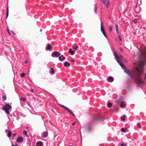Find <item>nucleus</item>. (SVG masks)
<instances>
[{
    "mask_svg": "<svg viewBox=\"0 0 146 146\" xmlns=\"http://www.w3.org/2000/svg\"><path fill=\"white\" fill-rule=\"evenodd\" d=\"M23 133L26 136H28L27 131L26 130H25L23 131Z\"/></svg>",
    "mask_w": 146,
    "mask_h": 146,
    "instance_id": "nucleus-23",
    "label": "nucleus"
},
{
    "mask_svg": "<svg viewBox=\"0 0 146 146\" xmlns=\"http://www.w3.org/2000/svg\"><path fill=\"white\" fill-rule=\"evenodd\" d=\"M64 65L65 67H69L70 66V64L67 62L66 61L64 63Z\"/></svg>",
    "mask_w": 146,
    "mask_h": 146,
    "instance_id": "nucleus-12",
    "label": "nucleus"
},
{
    "mask_svg": "<svg viewBox=\"0 0 146 146\" xmlns=\"http://www.w3.org/2000/svg\"><path fill=\"white\" fill-rule=\"evenodd\" d=\"M137 125L139 127V128H141V126L140 125V124L139 123H138L137 124Z\"/></svg>",
    "mask_w": 146,
    "mask_h": 146,
    "instance_id": "nucleus-32",
    "label": "nucleus"
},
{
    "mask_svg": "<svg viewBox=\"0 0 146 146\" xmlns=\"http://www.w3.org/2000/svg\"><path fill=\"white\" fill-rule=\"evenodd\" d=\"M42 135L44 138L46 137L48 135V132H44L42 133Z\"/></svg>",
    "mask_w": 146,
    "mask_h": 146,
    "instance_id": "nucleus-9",
    "label": "nucleus"
},
{
    "mask_svg": "<svg viewBox=\"0 0 146 146\" xmlns=\"http://www.w3.org/2000/svg\"><path fill=\"white\" fill-rule=\"evenodd\" d=\"M120 50L121 51V52H123V49H122L121 48H120Z\"/></svg>",
    "mask_w": 146,
    "mask_h": 146,
    "instance_id": "nucleus-38",
    "label": "nucleus"
},
{
    "mask_svg": "<svg viewBox=\"0 0 146 146\" xmlns=\"http://www.w3.org/2000/svg\"><path fill=\"white\" fill-rule=\"evenodd\" d=\"M50 73L51 74H54V70H52V71L50 72Z\"/></svg>",
    "mask_w": 146,
    "mask_h": 146,
    "instance_id": "nucleus-35",
    "label": "nucleus"
},
{
    "mask_svg": "<svg viewBox=\"0 0 146 146\" xmlns=\"http://www.w3.org/2000/svg\"><path fill=\"white\" fill-rule=\"evenodd\" d=\"M117 62L122 67L125 73L128 74L133 79L135 78V80L136 82L140 84H142L144 82V81L141 79V76L144 70L143 66L146 63L145 60H143L140 62L139 66L135 68L136 71L135 72L129 71L126 69L124 64L120 61Z\"/></svg>",
    "mask_w": 146,
    "mask_h": 146,
    "instance_id": "nucleus-1",
    "label": "nucleus"
},
{
    "mask_svg": "<svg viewBox=\"0 0 146 146\" xmlns=\"http://www.w3.org/2000/svg\"><path fill=\"white\" fill-rule=\"evenodd\" d=\"M9 15V12L8 11L7 12H6V18H7L8 17Z\"/></svg>",
    "mask_w": 146,
    "mask_h": 146,
    "instance_id": "nucleus-31",
    "label": "nucleus"
},
{
    "mask_svg": "<svg viewBox=\"0 0 146 146\" xmlns=\"http://www.w3.org/2000/svg\"><path fill=\"white\" fill-rule=\"evenodd\" d=\"M92 130V128L90 127H88L86 129V130L87 131H90Z\"/></svg>",
    "mask_w": 146,
    "mask_h": 146,
    "instance_id": "nucleus-17",
    "label": "nucleus"
},
{
    "mask_svg": "<svg viewBox=\"0 0 146 146\" xmlns=\"http://www.w3.org/2000/svg\"><path fill=\"white\" fill-rule=\"evenodd\" d=\"M125 117H126L125 115H123V117H121V120L123 121H125Z\"/></svg>",
    "mask_w": 146,
    "mask_h": 146,
    "instance_id": "nucleus-20",
    "label": "nucleus"
},
{
    "mask_svg": "<svg viewBox=\"0 0 146 146\" xmlns=\"http://www.w3.org/2000/svg\"><path fill=\"white\" fill-rule=\"evenodd\" d=\"M75 123H72V125H74L75 124Z\"/></svg>",
    "mask_w": 146,
    "mask_h": 146,
    "instance_id": "nucleus-48",
    "label": "nucleus"
},
{
    "mask_svg": "<svg viewBox=\"0 0 146 146\" xmlns=\"http://www.w3.org/2000/svg\"><path fill=\"white\" fill-rule=\"evenodd\" d=\"M120 106L121 108H123L125 106V104H124L123 102H121Z\"/></svg>",
    "mask_w": 146,
    "mask_h": 146,
    "instance_id": "nucleus-19",
    "label": "nucleus"
},
{
    "mask_svg": "<svg viewBox=\"0 0 146 146\" xmlns=\"http://www.w3.org/2000/svg\"><path fill=\"white\" fill-rule=\"evenodd\" d=\"M133 21L134 23H138V20L136 19H134Z\"/></svg>",
    "mask_w": 146,
    "mask_h": 146,
    "instance_id": "nucleus-28",
    "label": "nucleus"
},
{
    "mask_svg": "<svg viewBox=\"0 0 146 146\" xmlns=\"http://www.w3.org/2000/svg\"><path fill=\"white\" fill-rule=\"evenodd\" d=\"M2 110L5 111L6 113L8 114H10V112L9 111L11 108V106L9 104H6L4 106H2Z\"/></svg>",
    "mask_w": 146,
    "mask_h": 146,
    "instance_id": "nucleus-2",
    "label": "nucleus"
},
{
    "mask_svg": "<svg viewBox=\"0 0 146 146\" xmlns=\"http://www.w3.org/2000/svg\"><path fill=\"white\" fill-rule=\"evenodd\" d=\"M126 129L125 128H121V131L123 132H125L126 131Z\"/></svg>",
    "mask_w": 146,
    "mask_h": 146,
    "instance_id": "nucleus-24",
    "label": "nucleus"
},
{
    "mask_svg": "<svg viewBox=\"0 0 146 146\" xmlns=\"http://www.w3.org/2000/svg\"><path fill=\"white\" fill-rule=\"evenodd\" d=\"M65 57L63 55H62L60 56H59L58 59L60 61H62L65 59Z\"/></svg>",
    "mask_w": 146,
    "mask_h": 146,
    "instance_id": "nucleus-10",
    "label": "nucleus"
},
{
    "mask_svg": "<svg viewBox=\"0 0 146 146\" xmlns=\"http://www.w3.org/2000/svg\"><path fill=\"white\" fill-rule=\"evenodd\" d=\"M8 129H6L5 131V132L6 133L7 131H8Z\"/></svg>",
    "mask_w": 146,
    "mask_h": 146,
    "instance_id": "nucleus-41",
    "label": "nucleus"
},
{
    "mask_svg": "<svg viewBox=\"0 0 146 146\" xmlns=\"http://www.w3.org/2000/svg\"><path fill=\"white\" fill-rule=\"evenodd\" d=\"M11 131L9 130L8 133L7 134V136L8 137H10L11 135Z\"/></svg>",
    "mask_w": 146,
    "mask_h": 146,
    "instance_id": "nucleus-16",
    "label": "nucleus"
},
{
    "mask_svg": "<svg viewBox=\"0 0 146 146\" xmlns=\"http://www.w3.org/2000/svg\"><path fill=\"white\" fill-rule=\"evenodd\" d=\"M118 38H119V40L120 41H121L122 40H121V37L120 36H118Z\"/></svg>",
    "mask_w": 146,
    "mask_h": 146,
    "instance_id": "nucleus-33",
    "label": "nucleus"
},
{
    "mask_svg": "<svg viewBox=\"0 0 146 146\" xmlns=\"http://www.w3.org/2000/svg\"><path fill=\"white\" fill-rule=\"evenodd\" d=\"M28 62V61L27 60H26L25 61V63L26 64Z\"/></svg>",
    "mask_w": 146,
    "mask_h": 146,
    "instance_id": "nucleus-37",
    "label": "nucleus"
},
{
    "mask_svg": "<svg viewBox=\"0 0 146 146\" xmlns=\"http://www.w3.org/2000/svg\"><path fill=\"white\" fill-rule=\"evenodd\" d=\"M101 30L104 35L106 38H107L108 37L106 34V33L104 31V28L102 26V22L101 23Z\"/></svg>",
    "mask_w": 146,
    "mask_h": 146,
    "instance_id": "nucleus-7",
    "label": "nucleus"
},
{
    "mask_svg": "<svg viewBox=\"0 0 146 146\" xmlns=\"http://www.w3.org/2000/svg\"><path fill=\"white\" fill-rule=\"evenodd\" d=\"M71 62H74L75 61L74 60V59H72V60H71Z\"/></svg>",
    "mask_w": 146,
    "mask_h": 146,
    "instance_id": "nucleus-39",
    "label": "nucleus"
},
{
    "mask_svg": "<svg viewBox=\"0 0 146 146\" xmlns=\"http://www.w3.org/2000/svg\"><path fill=\"white\" fill-rule=\"evenodd\" d=\"M68 52L71 55H72L74 54V50L72 51L71 49L70 48L68 50Z\"/></svg>",
    "mask_w": 146,
    "mask_h": 146,
    "instance_id": "nucleus-14",
    "label": "nucleus"
},
{
    "mask_svg": "<svg viewBox=\"0 0 146 146\" xmlns=\"http://www.w3.org/2000/svg\"><path fill=\"white\" fill-rule=\"evenodd\" d=\"M60 55V53L57 51H55L52 53L51 56L53 57L57 58L59 57Z\"/></svg>",
    "mask_w": 146,
    "mask_h": 146,
    "instance_id": "nucleus-4",
    "label": "nucleus"
},
{
    "mask_svg": "<svg viewBox=\"0 0 146 146\" xmlns=\"http://www.w3.org/2000/svg\"><path fill=\"white\" fill-rule=\"evenodd\" d=\"M139 7V9L138 10V11H138L140 10V9Z\"/></svg>",
    "mask_w": 146,
    "mask_h": 146,
    "instance_id": "nucleus-49",
    "label": "nucleus"
},
{
    "mask_svg": "<svg viewBox=\"0 0 146 146\" xmlns=\"http://www.w3.org/2000/svg\"><path fill=\"white\" fill-rule=\"evenodd\" d=\"M108 80L109 82H112L114 80V78L111 76H110L108 78Z\"/></svg>",
    "mask_w": 146,
    "mask_h": 146,
    "instance_id": "nucleus-11",
    "label": "nucleus"
},
{
    "mask_svg": "<svg viewBox=\"0 0 146 146\" xmlns=\"http://www.w3.org/2000/svg\"><path fill=\"white\" fill-rule=\"evenodd\" d=\"M115 28L116 30H117L118 29V25L117 24H115Z\"/></svg>",
    "mask_w": 146,
    "mask_h": 146,
    "instance_id": "nucleus-29",
    "label": "nucleus"
},
{
    "mask_svg": "<svg viewBox=\"0 0 146 146\" xmlns=\"http://www.w3.org/2000/svg\"><path fill=\"white\" fill-rule=\"evenodd\" d=\"M121 146H126V145L123 143H121Z\"/></svg>",
    "mask_w": 146,
    "mask_h": 146,
    "instance_id": "nucleus-36",
    "label": "nucleus"
},
{
    "mask_svg": "<svg viewBox=\"0 0 146 146\" xmlns=\"http://www.w3.org/2000/svg\"><path fill=\"white\" fill-rule=\"evenodd\" d=\"M104 4L106 6V7L108 8L109 7L110 1L109 0H101Z\"/></svg>",
    "mask_w": 146,
    "mask_h": 146,
    "instance_id": "nucleus-6",
    "label": "nucleus"
},
{
    "mask_svg": "<svg viewBox=\"0 0 146 146\" xmlns=\"http://www.w3.org/2000/svg\"><path fill=\"white\" fill-rule=\"evenodd\" d=\"M114 55L117 62L120 61L119 60H121L123 58V56L121 55H118L116 52L114 53Z\"/></svg>",
    "mask_w": 146,
    "mask_h": 146,
    "instance_id": "nucleus-3",
    "label": "nucleus"
},
{
    "mask_svg": "<svg viewBox=\"0 0 146 146\" xmlns=\"http://www.w3.org/2000/svg\"><path fill=\"white\" fill-rule=\"evenodd\" d=\"M15 146H18L17 145H15Z\"/></svg>",
    "mask_w": 146,
    "mask_h": 146,
    "instance_id": "nucleus-55",
    "label": "nucleus"
},
{
    "mask_svg": "<svg viewBox=\"0 0 146 146\" xmlns=\"http://www.w3.org/2000/svg\"><path fill=\"white\" fill-rule=\"evenodd\" d=\"M31 91L32 92H33L34 91V90L33 89H31Z\"/></svg>",
    "mask_w": 146,
    "mask_h": 146,
    "instance_id": "nucleus-46",
    "label": "nucleus"
},
{
    "mask_svg": "<svg viewBox=\"0 0 146 146\" xmlns=\"http://www.w3.org/2000/svg\"><path fill=\"white\" fill-rule=\"evenodd\" d=\"M109 30L110 32H111L112 31V27L110 26L109 27Z\"/></svg>",
    "mask_w": 146,
    "mask_h": 146,
    "instance_id": "nucleus-26",
    "label": "nucleus"
},
{
    "mask_svg": "<svg viewBox=\"0 0 146 146\" xmlns=\"http://www.w3.org/2000/svg\"><path fill=\"white\" fill-rule=\"evenodd\" d=\"M41 31H42V29H40V32H41Z\"/></svg>",
    "mask_w": 146,
    "mask_h": 146,
    "instance_id": "nucleus-53",
    "label": "nucleus"
},
{
    "mask_svg": "<svg viewBox=\"0 0 146 146\" xmlns=\"http://www.w3.org/2000/svg\"><path fill=\"white\" fill-rule=\"evenodd\" d=\"M145 79L146 80V74H145Z\"/></svg>",
    "mask_w": 146,
    "mask_h": 146,
    "instance_id": "nucleus-42",
    "label": "nucleus"
},
{
    "mask_svg": "<svg viewBox=\"0 0 146 146\" xmlns=\"http://www.w3.org/2000/svg\"><path fill=\"white\" fill-rule=\"evenodd\" d=\"M2 99L3 100H4V101L6 100L7 99L6 96L5 95L3 96H2Z\"/></svg>",
    "mask_w": 146,
    "mask_h": 146,
    "instance_id": "nucleus-22",
    "label": "nucleus"
},
{
    "mask_svg": "<svg viewBox=\"0 0 146 146\" xmlns=\"http://www.w3.org/2000/svg\"><path fill=\"white\" fill-rule=\"evenodd\" d=\"M42 143L41 141L37 142L36 143V146H42Z\"/></svg>",
    "mask_w": 146,
    "mask_h": 146,
    "instance_id": "nucleus-13",
    "label": "nucleus"
},
{
    "mask_svg": "<svg viewBox=\"0 0 146 146\" xmlns=\"http://www.w3.org/2000/svg\"><path fill=\"white\" fill-rule=\"evenodd\" d=\"M50 70H53V68H50Z\"/></svg>",
    "mask_w": 146,
    "mask_h": 146,
    "instance_id": "nucleus-45",
    "label": "nucleus"
},
{
    "mask_svg": "<svg viewBox=\"0 0 146 146\" xmlns=\"http://www.w3.org/2000/svg\"><path fill=\"white\" fill-rule=\"evenodd\" d=\"M80 134L81 137L82 136H81V133H80Z\"/></svg>",
    "mask_w": 146,
    "mask_h": 146,
    "instance_id": "nucleus-54",
    "label": "nucleus"
},
{
    "mask_svg": "<svg viewBox=\"0 0 146 146\" xmlns=\"http://www.w3.org/2000/svg\"><path fill=\"white\" fill-rule=\"evenodd\" d=\"M97 119L98 120H99V119H98V118H97Z\"/></svg>",
    "mask_w": 146,
    "mask_h": 146,
    "instance_id": "nucleus-50",
    "label": "nucleus"
},
{
    "mask_svg": "<svg viewBox=\"0 0 146 146\" xmlns=\"http://www.w3.org/2000/svg\"><path fill=\"white\" fill-rule=\"evenodd\" d=\"M97 5L95 4L94 5V11L95 13H97Z\"/></svg>",
    "mask_w": 146,
    "mask_h": 146,
    "instance_id": "nucleus-18",
    "label": "nucleus"
},
{
    "mask_svg": "<svg viewBox=\"0 0 146 146\" xmlns=\"http://www.w3.org/2000/svg\"><path fill=\"white\" fill-rule=\"evenodd\" d=\"M20 100L22 101L23 102H25L26 101V99L25 98H21L20 99Z\"/></svg>",
    "mask_w": 146,
    "mask_h": 146,
    "instance_id": "nucleus-27",
    "label": "nucleus"
},
{
    "mask_svg": "<svg viewBox=\"0 0 146 146\" xmlns=\"http://www.w3.org/2000/svg\"><path fill=\"white\" fill-rule=\"evenodd\" d=\"M137 7L136 5L135 6V11H137Z\"/></svg>",
    "mask_w": 146,
    "mask_h": 146,
    "instance_id": "nucleus-43",
    "label": "nucleus"
},
{
    "mask_svg": "<svg viewBox=\"0 0 146 146\" xmlns=\"http://www.w3.org/2000/svg\"><path fill=\"white\" fill-rule=\"evenodd\" d=\"M73 146V145H70V146Z\"/></svg>",
    "mask_w": 146,
    "mask_h": 146,
    "instance_id": "nucleus-51",
    "label": "nucleus"
},
{
    "mask_svg": "<svg viewBox=\"0 0 146 146\" xmlns=\"http://www.w3.org/2000/svg\"><path fill=\"white\" fill-rule=\"evenodd\" d=\"M107 105L109 107H111L112 106V104L110 102H109L108 103H107Z\"/></svg>",
    "mask_w": 146,
    "mask_h": 146,
    "instance_id": "nucleus-25",
    "label": "nucleus"
},
{
    "mask_svg": "<svg viewBox=\"0 0 146 146\" xmlns=\"http://www.w3.org/2000/svg\"><path fill=\"white\" fill-rule=\"evenodd\" d=\"M17 134L16 133H14L13 134V137H15L16 135Z\"/></svg>",
    "mask_w": 146,
    "mask_h": 146,
    "instance_id": "nucleus-34",
    "label": "nucleus"
},
{
    "mask_svg": "<svg viewBox=\"0 0 146 146\" xmlns=\"http://www.w3.org/2000/svg\"><path fill=\"white\" fill-rule=\"evenodd\" d=\"M23 140V139L22 137H19L17 138V141L18 143H20L22 142Z\"/></svg>",
    "mask_w": 146,
    "mask_h": 146,
    "instance_id": "nucleus-8",
    "label": "nucleus"
},
{
    "mask_svg": "<svg viewBox=\"0 0 146 146\" xmlns=\"http://www.w3.org/2000/svg\"><path fill=\"white\" fill-rule=\"evenodd\" d=\"M8 11V12H9V9H8V7H7V8L6 12H7Z\"/></svg>",
    "mask_w": 146,
    "mask_h": 146,
    "instance_id": "nucleus-40",
    "label": "nucleus"
},
{
    "mask_svg": "<svg viewBox=\"0 0 146 146\" xmlns=\"http://www.w3.org/2000/svg\"><path fill=\"white\" fill-rule=\"evenodd\" d=\"M62 107L64 108L65 109H66V110H67L69 112V113L71 115H73L74 116V114L72 112V111L70 110L68 108L64 106V105H61Z\"/></svg>",
    "mask_w": 146,
    "mask_h": 146,
    "instance_id": "nucleus-5",
    "label": "nucleus"
},
{
    "mask_svg": "<svg viewBox=\"0 0 146 146\" xmlns=\"http://www.w3.org/2000/svg\"><path fill=\"white\" fill-rule=\"evenodd\" d=\"M25 76V73H23L21 74V77H24Z\"/></svg>",
    "mask_w": 146,
    "mask_h": 146,
    "instance_id": "nucleus-30",
    "label": "nucleus"
},
{
    "mask_svg": "<svg viewBox=\"0 0 146 146\" xmlns=\"http://www.w3.org/2000/svg\"><path fill=\"white\" fill-rule=\"evenodd\" d=\"M7 31H8V33H9V34H10V32H9V29H7Z\"/></svg>",
    "mask_w": 146,
    "mask_h": 146,
    "instance_id": "nucleus-47",
    "label": "nucleus"
},
{
    "mask_svg": "<svg viewBox=\"0 0 146 146\" xmlns=\"http://www.w3.org/2000/svg\"><path fill=\"white\" fill-rule=\"evenodd\" d=\"M11 146H15L14 145H12Z\"/></svg>",
    "mask_w": 146,
    "mask_h": 146,
    "instance_id": "nucleus-52",
    "label": "nucleus"
},
{
    "mask_svg": "<svg viewBox=\"0 0 146 146\" xmlns=\"http://www.w3.org/2000/svg\"><path fill=\"white\" fill-rule=\"evenodd\" d=\"M51 46L50 44H49L47 46H46V50H50L51 49Z\"/></svg>",
    "mask_w": 146,
    "mask_h": 146,
    "instance_id": "nucleus-15",
    "label": "nucleus"
},
{
    "mask_svg": "<svg viewBox=\"0 0 146 146\" xmlns=\"http://www.w3.org/2000/svg\"><path fill=\"white\" fill-rule=\"evenodd\" d=\"M116 31H117V33H118L119 32V31L118 30V29L116 30Z\"/></svg>",
    "mask_w": 146,
    "mask_h": 146,
    "instance_id": "nucleus-44",
    "label": "nucleus"
},
{
    "mask_svg": "<svg viewBox=\"0 0 146 146\" xmlns=\"http://www.w3.org/2000/svg\"><path fill=\"white\" fill-rule=\"evenodd\" d=\"M73 48L76 50H77L78 48V46H76L75 47L73 46H72Z\"/></svg>",
    "mask_w": 146,
    "mask_h": 146,
    "instance_id": "nucleus-21",
    "label": "nucleus"
}]
</instances>
